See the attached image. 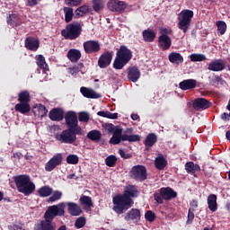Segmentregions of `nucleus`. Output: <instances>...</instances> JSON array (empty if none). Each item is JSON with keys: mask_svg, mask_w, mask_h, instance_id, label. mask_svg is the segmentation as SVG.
Returning <instances> with one entry per match:
<instances>
[{"mask_svg": "<svg viewBox=\"0 0 230 230\" xmlns=\"http://www.w3.org/2000/svg\"><path fill=\"white\" fill-rule=\"evenodd\" d=\"M63 12L65 13L66 22H71V21H73V15H75L73 8L64 7Z\"/></svg>", "mask_w": 230, "mask_h": 230, "instance_id": "nucleus-41", "label": "nucleus"}, {"mask_svg": "<svg viewBox=\"0 0 230 230\" xmlns=\"http://www.w3.org/2000/svg\"><path fill=\"white\" fill-rule=\"evenodd\" d=\"M190 58L191 62H204L206 56L204 54H191Z\"/></svg>", "mask_w": 230, "mask_h": 230, "instance_id": "nucleus-47", "label": "nucleus"}, {"mask_svg": "<svg viewBox=\"0 0 230 230\" xmlns=\"http://www.w3.org/2000/svg\"><path fill=\"white\" fill-rule=\"evenodd\" d=\"M13 181L20 193H23V195L28 196L31 195V193L35 191V183L31 181V178H30V176L26 174L18 175L13 178Z\"/></svg>", "mask_w": 230, "mask_h": 230, "instance_id": "nucleus-2", "label": "nucleus"}, {"mask_svg": "<svg viewBox=\"0 0 230 230\" xmlns=\"http://www.w3.org/2000/svg\"><path fill=\"white\" fill-rule=\"evenodd\" d=\"M76 131L73 130V128L65 129L61 133H58L55 135V138L59 143H65L66 145H73L74 142L76 141Z\"/></svg>", "mask_w": 230, "mask_h": 230, "instance_id": "nucleus-6", "label": "nucleus"}, {"mask_svg": "<svg viewBox=\"0 0 230 230\" xmlns=\"http://www.w3.org/2000/svg\"><path fill=\"white\" fill-rule=\"evenodd\" d=\"M34 230H57V224L53 223V219H47L36 224Z\"/></svg>", "mask_w": 230, "mask_h": 230, "instance_id": "nucleus-13", "label": "nucleus"}, {"mask_svg": "<svg viewBox=\"0 0 230 230\" xmlns=\"http://www.w3.org/2000/svg\"><path fill=\"white\" fill-rule=\"evenodd\" d=\"M226 67V64L224 61L220 59L214 60L208 64V71H214V72H218V71H224V68Z\"/></svg>", "mask_w": 230, "mask_h": 230, "instance_id": "nucleus-20", "label": "nucleus"}, {"mask_svg": "<svg viewBox=\"0 0 230 230\" xmlns=\"http://www.w3.org/2000/svg\"><path fill=\"white\" fill-rule=\"evenodd\" d=\"M97 115L102 118H108L109 119H118V113H112L111 111H101L97 112Z\"/></svg>", "mask_w": 230, "mask_h": 230, "instance_id": "nucleus-43", "label": "nucleus"}, {"mask_svg": "<svg viewBox=\"0 0 230 230\" xmlns=\"http://www.w3.org/2000/svg\"><path fill=\"white\" fill-rule=\"evenodd\" d=\"M31 110V108L28 102H20L15 105L16 112H21V114H27Z\"/></svg>", "mask_w": 230, "mask_h": 230, "instance_id": "nucleus-30", "label": "nucleus"}, {"mask_svg": "<svg viewBox=\"0 0 230 230\" xmlns=\"http://www.w3.org/2000/svg\"><path fill=\"white\" fill-rule=\"evenodd\" d=\"M62 164V154L58 153L55 155L49 161L45 164L46 172H53L55 168Z\"/></svg>", "mask_w": 230, "mask_h": 230, "instance_id": "nucleus-11", "label": "nucleus"}, {"mask_svg": "<svg viewBox=\"0 0 230 230\" xmlns=\"http://www.w3.org/2000/svg\"><path fill=\"white\" fill-rule=\"evenodd\" d=\"M208 209H210L212 213H215V211H217V209L218 208L217 205V195L210 194L208 197Z\"/></svg>", "mask_w": 230, "mask_h": 230, "instance_id": "nucleus-29", "label": "nucleus"}, {"mask_svg": "<svg viewBox=\"0 0 230 230\" xmlns=\"http://www.w3.org/2000/svg\"><path fill=\"white\" fill-rule=\"evenodd\" d=\"M7 22L11 24V26H21L22 24L21 18H19L17 14L10 15Z\"/></svg>", "mask_w": 230, "mask_h": 230, "instance_id": "nucleus-40", "label": "nucleus"}, {"mask_svg": "<svg viewBox=\"0 0 230 230\" xmlns=\"http://www.w3.org/2000/svg\"><path fill=\"white\" fill-rule=\"evenodd\" d=\"M38 193L40 197H49L53 193V189L44 186L38 190Z\"/></svg>", "mask_w": 230, "mask_h": 230, "instance_id": "nucleus-45", "label": "nucleus"}, {"mask_svg": "<svg viewBox=\"0 0 230 230\" xmlns=\"http://www.w3.org/2000/svg\"><path fill=\"white\" fill-rule=\"evenodd\" d=\"M141 77V72L138 70L137 67L132 66L129 67L128 72V78L130 80V82H137L139 78Z\"/></svg>", "mask_w": 230, "mask_h": 230, "instance_id": "nucleus-22", "label": "nucleus"}, {"mask_svg": "<svg viewBox=\"0 0 230 230\" xmlns=\"http://www.w3.org/2000/svg\"><path fill=\"white\" fill-rule=\"evenodd\" d=\"M70 75H72V76H76L77 73H80V71H82V69L80 68V66H74L72 68L68 69Z\"/></svg>", "mask_w": 230, "mask_h": 230, "instance_id": "nucleus-57", "label": "nucleus"}, {"mask_svg": "<svg viewBox=\"0 0 230 230\" xmlns=\"http://www.w3.org/2000/svg\"><path fill=\"white\" fill-rule=\"evenodd\" d=\"M158 44L160 48L164 50L170 49V47L172 46V39H170L168 35H161L158 38Z\"/></svg>", "mask_w": 230, "mask_h": 230, "instance_id": "nucleus-23", "label": "nucleus"}, {"mask_svg": "<svg viewBox=\"0 0 230 230\" xmlns=\"http://www.w3.org/2000/svg\"><path fill=\"white\" fill-rule=\"evenodd\" d=\"M124 218L127 222H130V220L132 222H138L139 218H141V212L137 208H132L127 213Z\"/></svg>", "mask_w": 230, "mask_h": 230, "instance_id": "nucleus-19", "label": "nucleus"}, {"mask_svg": "<svg viewBox=\"0 0 230 230\" xmlns=\"http://www.w3.org/2000/svg\"><path fill=\"white\" fill-rule=\"evenodd\" d=\"M84 226H85V217H81L75 221V227L77 229H82Z\"/></svg>", "mask_w": 230, "mask_h": 230, "instance_id": "nucleus-54", "label": "nucleus"}, {"mask_svg": "<svg viewBox=\"0 0 230 230\" xmlns=\"http://www.w3.org/2000/svg\"><path fill=\"white\" fill-rule=\"evenodd\" d=\"M49 118H50L52 121H62V119H64V110L54 108L49 111Z\"/></svg>", "mask_w": 230, "mask_h": 230, "instance_id": "nucleus-18", "label": "nucleus"}, {"mask_svg": "<svg viewBox=\"0 0 230 230\" xmlns=\"http://www.w3.org/2000/svg\"><path fill=\"white\" fill-rule=\"evenodd\" d=\"M78 161H80V159L76 155H68L66 156L67 164H78Z\"/></svg>", "mask_w": 230, "mask_h": 230, "instance_id": "nucleus-49", "label": "nucleus"}, {"mask_svg": "<svg viewBox=\"0 0 230 230\" xmlns=\"http://www.w3.org/2000/svg\"><path fill=\"white\" fill-rule=\"evenodd\" d=\"M132 197H137V188L134 185H128L122 195L113 197V211L117 215H123L124 211L130 209L134 204Z\"/></svg>", "mask_w": 230, "mask_h": 230, "instance_id": "nucleus-1", "label": "nucleus"}, {"mask_svg": "<svg viewBox=\"0 0 230 230\" xmlns=\"http://www.w3.org/2000/svg\"><path fill=\"white\" fill-rule=\"evenodd\" d=\"M221 119H223V121H229V113L224 112L221 115Z\"/></svg>", "mask_w": 230, "mask_h": 230, "instance_id": "nucleus-63", "label": "nucleus"}, {"mask_svg": "<svg viewBox=\"0 0 230 230\" xmlns=\"http://www.w3.org/2000/svg\"><path fill=\"white\" fill-rule=\"evenodd\" d=\"M180 89L188 91V89H195L197 87V81L195 79H187L180 83Z\"/></svg>", "mask_w": 230, "mask_h": 230, "instance_id": "nucleus-25", "label": "nucleus"}, {"mask_svg": "<svg viewBox=\"0 0 230 230\" xmlns=\"http://www.w3.org/2000/svg\"><path fill=\"white\" fill-rule=\"evenodd\" d=\"M80 93L83 94V96H84V98H90V99H95V100H97L98 98H102V95H100V93L85 86H82L80 88Z\"/></svg>", "mask_w": 230, "mask_h": 230, "instance_id": "nucleus-17", "label": "nucleus"}, {"mask_svg": "<svg viewBox=\"0 0 230 230\" xmlns=\"http://www.w3.org/2000/svg\"><path fill=\"white\" fill-rule=\"evenodd\" d=\"M193 218H195V214L193 213V211H191V208H190L188 213L187 224H191V222H193Z\"/></svg>", "mask_w": 230, "mask_h": 230, "instance_id": "nucleus-59", "label": "nucleus"}, {"mask_svg": "<svg viewBox=\"0 0 230 230\" xmlns=\"http://www.w3.org/2000/svg\"><path fill=\"white\" fill-rule=\"evenodd\" d=\"M160 33H161V35H172V33H173V31H172V29H170V28H164V27H163V28H161L160 29Z\"/></svg>", "mask_w": 230, "mask_h": 230, "instance_id": "nucleus-56", "label": "nucleus"}, {"mask_svg": "<svg viewBox=\"0 0 230 230\" xmlns=\"http://www.w3.org/2000/svg\"><path fill=\"white\" fill-rule=\"evenodd\" d=\"M143 37L146 42H152L155 39V32L154 31L145 30L143 31Z\"/></svg>", "mask_w": 230, "mask_h": 230, "instance_id": "nucleus-38", "label": "nucleus"}, {"mask_svg": "<svg viewBox=\"0 0 230 230\" xmlns=\"http://www.w3.org/2000/svg\"><path fill=\"white\" fill-rule=\"evenodd\" d=\"M39 109L41 111L42 116L48 114V110L44 105H40Z\"/></svg>", "mask_w": 230, "mask_h": 230, "instance_id": "nucleus-62", "label": "nucleus"}, {"mask_svg": "<svg viewBox=\"0 0 230 230\" xmlns=\"http://www.w3.org/2000/svg\"><path fill=\"white\" fill-rule=\"evenodd\" d=\"M78 116V121L81 123H89V120L91 119V115L87 111H80L77 113Z\"/></svg>", "mask_w": 230, "mask_h": 230, "instance_id": "nucleus-42", "label": "nucleus"}, {"mask_svg": "<svg viewBox=\"0 0 230 230\" xmlns=\"http://www.w3.org/2000/svg\"><path fill=\"white\" fill-rule=\"evenodd\" d=\"M79 202L83 208H89L93 206V199L89 196H82Z\"/></svg>", "mask_w": 230, "mask_h": 230, "instance_id": "nucleus-37", "label": "nucleus"}, {"mask_svg": "<svg viewBox=\"0 0 230 230\" xmlns=\"http://www.w3.org/2000/svg\"><path fill=\"white\" fill-rule=\"evenodd\" d=\"M141 137L139 135H120V141H129V143H136L137 141H140Z\"/></svg>", "mask_w": 230, "mask_h": 230, "instance_id": "nucleus-31", "label": "nucleus"}, {"mask_svg": "<svg viewBox=\"0 0 230 230\" xmlns=\"http://www.w3.org/2000/svg\"><path fill=\"white\" fill-rule=\"evenodd\" d=\"M155 143H157V136L155 134L150 133L146 136L145 140L146 146H148L150 148L151 146H154Z\"/></svg>", "mask_w": 230, "mask_h": 230, "instance_id": "nucleus-34", "label": "nucleus"}, {"mask_svg": "<svg viewBox=\"0 0 230 230\" xmlns=\"http://www.w3.org/2000/svg\"><path fill=\"white\" fill-rule=\"evenodd\" d=\"M145 218L147 222H154L155 220V213L152 210H148L146 212Z\"/></svg>", "mask_w": 230, "mask_h": 230, "instance_id": "nucleus-53", "label": "nucleus"}, {"mask_svg": "<svg viewBox=\"0 0 230 230\" xmlns=\"http://www.w3.org/2000/svg\"><path fill=\"white\" fill-rule=\"evenodd\" d=\"M118 161V158H116L115 155H109L105 159V163L107 166L112 167L114 164H116V162Z\"/></svg>", "mask_w": 230, "mask_h": 230, "instance_id": "nucleus-51", "label": "nucleus"}, {"mask_svg": "<svg viewBox=\"0 0 230 230\" xmlns=\"http://www.w3.org/2000/svg\"><path fill=\"white\" fill-rule=\"evenodd\" d=\"M18 102L22 103H30V93L28 91H23L18 95Z\"/></svg>", "mask_w": 230, "mask_h": 230, "instance_id": "nucleus-44", "label": "nucleus"}, {"mask_svg": "<svg viewBox=\"0 0 230 230\" xmlns=\"http://www.w3.org/2000/svg\"><path fill=\"white\" fill-rule=\"evenodd\" d=\"M67 58L71 60L73 63H76L82 58V52L75 49H71L67 52Z\"/></svg>", "mask_w": 230, "mask_h": 230, "instance_id": "nucleus-26", "label": "nucleus"}, {"mask_svg": "<svg viewBox=\"0 0 230 230\" xmlns=\"http://www.w3.org/2000/svg\"><path fill=\"white\" fill-rule=\"evenodd\" d=\"M86 137L91 141H100L102 139V132L98 129H93L88 132Z\"/></svg>", "mask_w": 230, "mask_h": 230, "instance_id": "nucleus-33", "label": "nucleus"}, {"mask_svg": "<svg viewBox=\"0 0 230 230\" xmlns=\"http://www.w3.org/2000/svg\"><path fill=\"white\" fill-rule=\"evenodd\" d=\"M66 208V203L61 202L58 205L50 206L45 212V218L47 220H53L55 217H64V209Z\"/></svg>", "mask_w": 230, "mask_h": 230, "instance_id": "nucleus-8", "label": "nucleus"}, {"mask_svg": "<svg viewBox=\"0 0 230 230\" xmlns=\"http://www.w3.org/2000/svg\"><path fill=\"white\" fill-rule=\"evenodd\" d=\"M132 59V51L127 49L125 46H120L119 49L117 51V56L113 62L114 69H121L125 67L128 62Z\"/></svg>", "mask_w": 230, "mask_h": 230, "instance_id": "nucleus-3", "label": "nucleus"}, {"mask_svg": "<svg viewBox=\"0 0 230 230\" xmlns=\"http://www.w3.org/2000/svg\"><path fill=\"white\" fill-rule=\"evenodd\" d=\"M164 198H163V194L160 193H155V200L157 202V204H163Z\"/></svg>", "mask_w": 230, "mask_h": 230, "instance_id": "nucleus-58", "label": "nucleus"}, {"mask_svg": "<svg viewBox=\"0 0 230 230\" xmlns=\"http://www.w3.org/2000/svg\"><path fill=\"white\" fill-rule=\"evenodd\" d=\"M85 53H98L100 51V42L96 40H88L83 44Z\"/></svg>", "mask_w": 230, "mask_h": 230, "instance_id": "nucleus-14", "label": "nucleus"}, {"mask_svg": "<svg viewBox=\"0 0 230 230\" xmlns=\"http://www.w3.org/2000/svg\"><path fill=\"white\" fill-rule=\"evenodd\" d=\"M94 12H100L105 6V1L103 0H93Z\"/></svg>", "mask_w": 230, "mask_h": 230, "instance_id": "nucleus-46", "label": "nucleus"}, {"mask_svg": "<svg viewBox=\"0 0 230 230\" xmlns=\"http://www.w3.org/2000/svg\"><path fill=\"white\" fill-rule=\"evenodd\" d=\"M60 199H62V192L59 190H56L49 199V202H57V200H60Z\"/></svg>", "mask_w": 230, "mask_h": 230, "instance_id": "nucleus-50", "label": "nucleus"}, {"mask_svg": "<svg viewBox=\"0 0 230 230\" xmlns=\"http://www.w3.org/2000/svg\"><path fill=\"white\" fill-rule=\"evenodd\" d=\"M82 1L84 0H65V4H66V6H80L82 4Z\"/></svg>", "mask_w": 230, "mask_h": 230, "instance_id": "nucleus-52", "label": "nucleus"}, {"mask_svg": "<svg viewBox=\"0 0 230 230\" xmlns=\"http://www.w3.org/2000/svg\"><path fill=\"white\" fill-rule=\"evenodd\" d=\"M9 230H24V226L21 223H14L9 226Z\"/></svg>", "mask_w": 230, "mask_h": 230, "instance_id": "nucleus-55", "label": "nucleus"}, {"mask_svg": "<svg viewBox=\"0 0 230 230\" xmlns=\"http://www.w3.org/2000/svg\"><path fill=\"white\" fill-rule=\"evenodd\" d=\"M39 40L35 38H27L25 40V48L31 51H37L39 49Z\"/></svg>", "mask_w": 230, "mask_h": 230, "instance_id": "nucleus-24", "label": "nucleus"}, {"mask_svg": "<svg viewBox=\"0 0 230 230\" xmlns=\"http://www.w3.org/2000/svg\"><path fill=\"white\" fill-rule=\"evenodd\" d=\"M66 125L68 128L75 130L76 134L82 136V128L78 125V117H76V112L70 111L65 115Z\"/></svg>", "mask_w": 230, "mask_h": 230, "instance_id": "nucleus-7", "label": "nucleus"}, {"mask_svg": "<svg viewBox=\"0 0 230 230\" xmlns=\"http://www.w3.org/2000/svg\"><path fill=\"white\" fill-rule=\"evenodd\" d=\"M107 6L111 12H123L127 9V3L119 0H110Z\"/></svg>", "mask_w": 230, "mask_h": 230, "instance_id": "nucleus-12", "label": "nucleus"}, {"mask_svg": "<svg viewBox=\"0 0 230 230\" xmlns=\"http://www.w3.org/2000/svg\"><path fill=\"white\" fill-rule=\"evenodd\" d=\"M217 31H219L220 35H224L227 30V24L226 22L219 21L217 22Z\"/></svg>", "mask_w": 230, "mask_h": 230, "instance_id": "nucleus-48", "label": "nucleus"}, {"mask_svg": "<svg viewBox=\"0 0 230 230\" xmlns=\"http://www.w3.org/2000/svg\"><path fill=\"white\" fill-rule=\"evenodd\" d=\"M160 193L164 200H172L177 197V193L172 188H162Z\"/></svg>", "mask_w": 230, "mask_h": 230, "instance_id": "nucleus-21", "label": "nucleus"}, {"mask_svg": "<svg viewBox=\"0 0 230 230\" xmlns=\"http://www.w3.org/2000/svg\"><path fill=\"white\" fill-rule=\"evenodd\" d=\"M106 130L113 136L110 139L111 145H119L121 143V134H123V128L119 126H114L113 124H107L105 127Z\"/></svg>", "mask_w": 230, "mask_h": 230, "instance_id": "nucleus-9", "label": "nucleus"}, {"mask_svg": "<svg viewBox=\"0 0 230 230\" xmlns=\"http://www.w3.org/2000/svg\"><path fill=\"white\" fill-rule=\"evenodd\" d=\"M197 208H199V202H197V200H192L190 202V209H191V211H193L194 209H197Z\"/></svg>", "mask_w": 230, "mask_h": 230, "instance_id": "nucleus-61", "label": "nucleus"}, {"mask_svg": "<svg viewBox=\"0 0 230 230\" xmlns=\"http://www.w3.org/2000/svg\"><path fill=\"white\" fill-rule=\"evenodd\" d=\"M132 179L136 181H146V167L143 165H135L130 171Z\"/></svg>", "mask_w": 230, "mask_h": 230, "instance_id": "nucleus-10", "label": "nucleus"}, {"mask_svg": "<svg viewBox=\"0 0 230 230\" xmlns=\"http://www.w3.org/2000/svg\"><path fill=\"white\" fill-rule=\"evenodd\" d=\"M29 6H35L37 4V0H27Z\"/></svg>", "mask_w": 230, "mask_h": 230, "instance_id": "nucleus-64", "label": "nucleus"}, {"mask_svg": "<svg viewBox=\"0 0 230 230\" xmlns=\"http://www.w3.org/2000/svg\"><path fill=\"white\" fill-rule=\"evenodd\" d=\"M155 165L157 170H164L166 166V159L163 156H158L155 160Z\"/></svg>", "mask_w": 230, "mask_h": 230, "instance_id": "nucleus-39", "label": "nucleus"}, {"mask_svg": "<svg viewBox=\"0 0 230 230\" xmlns=\"http://www.w3.org/2000/svg\"><path fill=\"white\" fill-rule=\"evenodd\" d=\"M185 170L187 173H195V172H199L200 166L195 164L193 162H188L185 164Z\"/></svg>", "mask_w": 230, "mask_h": 230, "instance_id": "nucleus-35", "label": "nucleus"}, {"mask_svg": "<svg viewBox=\"0 0 230 230\" xmlns=\"http://www.w3.org/2000/svg\"><path fill=\"white\" fill-rule=\"evenodd\" d=\"M86 13H89V5H82L75 11V18L79 19V17H84Z\"/></svg>", "mask_w": 230, "mask_h": 230, "instance_id": "nucleus-32", "label": "nucleus"}, {"mask_svg": "<svg viewBox=\"0 0 230 230\" xmlns=\"http://www.w3.org/2000/svg\"><path fill=\"white\" fill-rule=\"evenodd\" d=\"M80 33H82V26L78 22H74L68 24L66 29L61 31V35L69 40L78 39V37H80Z\"/></svg>", "mask_w": 230, "mask_h": 230, "instance_id": "nucleus-5", "label": "nucleus"}, {"mask_svg": "<svg viewBox=\"0 0 230 230\" xmlns=\"http://www.w3.org/2000/svg\"><path fill=\"white\" fill-rule=\"evenodd\" d=\"M210 105L211 103L204 98H198L192 103L195 111H206V109H209Z\"/></svg>", "mask_w": 230, "mask_h": 230, "instance_id": "nucleus-15", "label": "nucleus"}, {"mask_svg": "<svg viewBox=\"0 0 230 230\" xmlns=\"http://www.w3.org/2000/svg\"><path fill=\"white\" fill-rule=\"evenodd\" d=\"M111 62H112V53L107 52L100 57L98 60V66L102 69H105V67L111 66Z\"/></svg>", "mask_w": 230, "mask_h": 230, "instance_id": "nucleus-16", "label": "nucleus"}, {"mask_svg": "<svg viewBox=\"0 0 230 230\" xmlns=\"http://www.w3.org/2000/svg\"><path fill=\"white\" fill-rule=\"evenodd\" d=\"M169 61L174 66H179L184 62V58L180 53L172 52L169 54Z\"/></svg>", "mask_w": 230, "mask_h": 230, "instance_id": "nucleus-27", "label": "nucleus"}, {"mask_svg": "<svg viewBox=\"0 0 230 230\" xmlns=\"http://www.w3.org/2000/svg\"><path fill=\"white\" fill-rule=\"evenodd\" d=\"M37 66L40 67V69H44L45 71H49V68L48 67V64L46 63V58L42 55H39L36 58Z\"/></svg>", "mask_w": 230, "mask_h": 230, "instance_id": "nucleus-36", "label": "nucleus"}, {"mask_svg": "<svg viewBox=\"0 0 230 230\" xmlns=\"http://www.w3.org/2000/svg\"><path fill=\"white\" fill-rule=\"evenodd\" d=\"M68 206V212L72 217H79V215H82V208L78 204L73 203V202H67Z\"/></svg>", "mask_w": 230, "mask_h": 230, "instance_id": "nucleus-28", "label": "nucleus"}, {"mask_svg": "<svg viewBox=\"0 0 230 230\" xmlns=\"http://www.w3.org/2000/svg\"><path fill=\"white\" fill-rule=\"evenodd\" d=\"M193 11L191 10H182L178 14V28L182 30L183 33H186L190 30V24H191V19H193Z\"/></svg>", "mask_w": 230, "mask_h": 230, "instance_id": "nucleus-4", "label": "nucleus"}, {"mask_svg": "<svg viewBox=\"0 0 230 230\" xmlns=\"http://www.w3.org/2000/svg\"><path fill=\"white\" fill-rule=\"evenodd\" d=\"M119 154L120 157H122V159H128V157H130V155H128L127 153H125L123 149H119Z\"/></svg>", "mask_w": 230, "mask_h": 230, "instance_id": "nucleus-60", "label": "nucleus"}]
</instances>
